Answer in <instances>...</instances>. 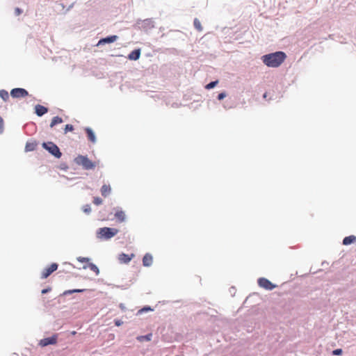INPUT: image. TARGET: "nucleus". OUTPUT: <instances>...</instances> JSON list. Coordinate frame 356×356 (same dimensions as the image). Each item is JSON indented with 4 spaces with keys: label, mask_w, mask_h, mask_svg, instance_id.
Here are the masks:
<instances>
[{
    "label": "nucleus",
    "mask_w": 356,
    "mask_h": 356,
    "mask_svg": "<svg viewBox=\"0 0 356 356\" xmlns=\"http://www.w3.org/2000/svg\"><path fill=\"white\" fill-rule=\"evenodd\" d=\"M286 55L283 51H276L262 56L263 63L270 67H279L286 59Z\"/></svg>",
    "instance_id": "nucleus-1"
},
{
    "label": "nucleus",
    "mask_w": 356,
    "mask_h": 356,
    "mask_svg": "<svg viewBox=\"0 0 356 356\" xmlns=\"http://www.w3.org/2000/svg\"><path fill=\"white\" fill-rule=\"evenodd\" d=\"M118 229L111 227H102L97 231V237L99 239H110L118 233Z\"/></svg>",
    "instance_id": "nucleus-2"
},
{
    "label": "nucleus",
    "mask_w": 356,
    "mask_h": 356,
    "mask_svg": "<svg viewBox=\"0 0 356 356\" xmlns=\"http://www.w3.org/2000/svg\"><path fill=\"white\" fill-rule=\"evenodd\" d=\"M74 162L78 165H81L85 170H92L94 169L97 163L96 162H93L90 160L87 156L78 155L74 159Z\"/></svg>",
    "instance_id": "nucleus-3"
},
{
    "label": "nucleus",
    "mask_w": 356,
    "mask_h": 356,
    "mask_svg": "<svg viewBox=\"0 0 356 356\" xmlns=\"http://www.w3.org/2000/svg\"><path fill=\"white\" fill-rule=\"evenodd\" d=\"M42 147L55 157L59 159L62 154L58 146L52 142L43 143Z\"/></svg>",
    "instance_id": "nucleus-4"
},
{
    "label": "nucleus",
    "mask_w": 356,
    "mask_h": 356,
    "mask_svg": "<svg viewBox=\"0 0 356 356\" xmlns=\"http://www.w3.org/2000/svg\"><path fill=\"white\" fill-rule=\"evenodd\" d=\"M29 92L26 90L21 88H14L10 91V95L13 98H22L28 96Z\"/></svg>",
    "instance_id": "nucleus-5"
},
{
    "label": "nucleus",
    "mask_w": 356,
    "mask_h": 356,
    "mask_svg": "<svg viewBox=\"0 0 356 356\" xmlns=\"http://www.w3.org/2000/svg\"><path fill=\"white\" fill-rule=\"evenodd\" d=\"M58 266L57 264L53 263L49 266L45 268L41 273V278L42 279L47 278L53 272H54L57 270Z\"/></svg>",
    "instance_id": "nucleus-6"
},
{
    "label": "nucleus",
    "mask_w": 356,
    "mask_h": 356,
    "mask_svg": "<svg viewBox=\"0 0 356 356\" xmlns=\"http://www.w3.org/2000/svg\"><path fill=\"white\" fill-rule=\"evenodd\" d=\"M258 284L260 287L266 290H272L275 288V285L271 283L268 279L261 277L258 280Z\"/></svg>",
    "instance_id": "nucleus-7"
},
{
    "label": "nucleus",
    "mask_w": 356,
    "mask_h": 356,
    "mask_svg": "<svg viewBox=\"0 0 356 356\" xmlns=\"http://www.w3.org/2000/svg\"><path fill=\"white\" fill-rule=\"evenodd\" d=\"M57 342V335H53L51 337L44 338L43 339H41L39 342V345L44 347L48 345H54L56 344Z\"/></svg>",
    "instance_id": "nucleus-8"
},
{
    "label": "nucleus",
    "mask_w": 356,
    "mask_h": 356,
    "mask_svg": "<svg viewBox=\"0 0 356 356\" xmlns=\"http://www.w3.org/2000/svg\"><path fill=\"white\" fill-rule=\"evenodd\" d=\"M117 39H118L117 35H111V36L102 38L98 42L97 46L101 45V44H104L106 43L114 42L115 41H116Z\"/></svg>",
    "instance_id": "nucleus-9"
},
{
    "label": "nucleus",
    "mask_w": 356,
    "mask_h": 356,
    "mask_svg": "<svg viewBox=\"0 0 356 356\" xmlns=\"http://www.w3.org/2000/svg\"><path fill=\"white\" fill-rule=\"evenodd\" d=\"M134 256V255L133 254L129 255L124 253H122L119 255L118 259L121 263L127 264L131 260Z\"/></svg>",
    "instance_id": "nucleus-10"
},
{
    "label": "nucleus",
    "mask_w": 356,
    "mask_h": 356,
    "mask_svg": "<svg viewBox=\"0 0 356 356\" xmlns=\"http://www.w3.org/2000/svg\"><path fill=\"white\" fill-rule=\"evenodd\" d=\"M35 113L38 115V116H42L44 114H45L46 113H47L48 111V109L47 108H46L45 106H42L40 104H38L35 106Z\"/></svg>",
    "instance_id": "nucleus-11"
},
{
    "label": "nucleus",
    "mask_w": 356,
    "mask_h": 356,
    "mask_svg": "<svg viewBox=\"0 0 356 356\" xmlns=\"http://www.w3.org/2000/svg\"><path fill=\"white\" fill-rule=\"evenodd\" d=\"M152 262H153L152 256L149 253L145 254L143 258V266H150L152 264Z\"/></svg>",
    "instance_id": "nucleus-12"
},
{
    "label": "nucleus",
    "mask_w": 356,
    "mask_h": 356,
    "mask_svg": "<svg viewBox=\"0 0 356 356\" xmlns=\"http://www.w3.org/2000/svg\"><path fill=\"white\" fill-rule=\"evenodd\" d=\"M140 49H135L132 51L128 56V58L131 60H136L140 58Z\"/></svg>",
    "instance_id": "nucleus-13"
},
{
    "label": "nucleus",
    "mask_w": 356,
    "mask_h": 356,
    "mask_svg": "<svg viewBox=\"0 0 356 356\" xmlns=\"http://www.w3.org/2000/svg\"><path fill=\"white\" fill-rule=\"evenodd\" d=\"M111 192V188L110 185L104 184L101 188V194L104 197L109 195Z\"/></svg>",
    "instance_id": "nucleus-14"
},
{
    "label": "nucleus",
    "mask_w": 356,
    "mask_h": 356,
    "mask_svg": "<svg viewBox=\"0 0 356 356\" xmlns=\"http://www.w3.org/2000/svg\"><path fill=\"white\" fill-rule=\"evenodd\" d=\"M85 131L87 134L88 140H90L92 143H95L96 138H95V135L94 132L92 131V130L90 128L87 127L85 129Z\"/></svg>",
    "instance_id": "nucleus-15"
},
{
    "label": "nucleus",
    "mask_w": 356,
    "mask_h": 356,
    "mask_svg": "<svg viewBox=\"0 0 356 356\" xmlns=\"http://www.w3.org/2000/svg\"><path fill=\"white\" fill-rule=\"evenodd\" d=\"M37 145L38 144L35 141L28 142L26 144L25 150L26 152L33 151L36 149Z\"/></svg>",
    "instance_id": "nucleus-16"
},
{
    "label": "nucleus",
    "mask_w": 356,
    "mask_h": 356,
    "mask_svg": "<svg viewBox=\"0 0 356 356\" xmlns=\"http://www.w3.org/2000/svg\"><path fill=\"white\" fill-rule=\"evenodd\" d=\"M355 241H356V237L353 235L346 236L343 240V244L344 245H350V244L354 243Z\"/></svg>",
    "instance_id": "nucleus-17"
},
{
    "label": "nucleus",
    "mask_w": 356,
    "mask_h": 356,
    "mask_svg": "<svg viewBox=\"0 0 356 356\" xmlns=\"http://www.w3.org/2000/svg\"><path fill=\"white\" fill-rule=\"evenodd\" d=\"M62 122H63V119L60 117H58V116L54 117L53 119L51 120V122L50 124V127L52 128L55 125H56L58 124H60Z\"/></svg>",
    "instance_id": "nucleus-18"
},
{
    "label": "nucleus",
    "mask_w": 356,
    "mask_h": 356,
    "mask_svg": "<svg viewBox=\"0 0 356 356\" xmlns=\"http://www.w3.org/2000/svg\"><path fill=\"white\" fill-rule=\"evenodd\" d=\"M115 216L120 222H123L125 220V213L123 211H116Z\"/></svg>",
    "instance_id": "nucleus-19"
},
{
    "label": "nucleus",
    "mask_w": 356,
    "mask_h": 356,
    "mask_svg": "<svg viewBox=\"0 0 356 356\" xmlns=\"http://www.w3.org/2000/svg\"><path fill=\"white\" fill-rule=\"evenodd\" d=\"M152 336V334H148L147 335L138 336L136 339L140 342H143L144 341H151Z\"/></svg>",
    "instance_id": "nucleus-20"
},
{
    "label": "nucleus",
    "mask_w": 356,
    "mask_h": 356,
    "mask_svg": "<svg viewBox=\"0 0 356 356\" xmlns=\"http://www.w3.org/2000/svg\"><path fill=\"white\" fill-rule=\"evenodd\" d=\"M0 97L5 102L9 99V94L8 91L5 90H0Z\"/></svg>",
    "instance_id": "nucleus-21"
},
{
    "label": "nucleus",
    "mask_w": 356,
    "mask_h": 356,
    "mask_svg": "<svg viewBox=\"0 0 356 356\" xmlns=\"http://www.w3.org/2000/svg\"><path fill=\"white\" fill-rule=\"evenodd\" d=\"M193 24H194V26L195 28L198 31H202V24H201V22H200V20L197 18H195L194 19V22H193Z\"/></svg>",
    "instance_id": "nucleus-22"
},
{
    "label": "nucleus",
    "mask_w": 356,
    "mask_h": 356,
    "mask_svg": "<svg viewBox=\"0 0 356 356\" xmlns=\"http://www.w3.org/2000/svg\"><path fill=\"white\" fill-rule=\"evenodd\" d=\"M88 268L92 270V271L95 272V274H96L97 275H99V270L98 267H97L95 264H92V263H90V264H88Z\"/></svg>",
    "instance_id": "nucleus-23"
},
{
    "label": "nucleus",
    "mask_w": 356,
    "mask_h": 356,
    "mask_svg": "<svg viewBox=\"0 0 356 356\" xmlns=\"http://www.w3.org/2000/svg\"><path fill=\"white\" fill-rule=\"evenodd\" d=\"M85 289H72V290H67L64 291L63 295L72 294L74 293H81L83 292Z\"/></svg>",
    "instance_id": "nucleus-24"
},
{
    "label": "nucleus",
    "mask_w": 356,
    "mask_h": 356,
    "mask_svg": "<svg viewBox=\"0 0 356 356\" xmlns=\"http://www.w3.org/2000/svg\"><path fill=\"white\" fill-rule=\"evenodd\" d=\"M74 127L72 124H66L64 129V134H67L68 131H72Z\"/></svg>",
    "instance_id": "nucleus-25"
},
{
    "label": "nucleus",
    "mask_w": 356,
    "mask_h": 356,
    "mask_svg": "<svg viewBox=\"0 0 356 356\" xmlns=\"http://www.w3.org/2000/svg\"><path fill=\"white\" fill-rule=\"evenodd\" d=\"M93 203L96 205H100L102 204V200L99 197H95L93 199Z\"/></svg>",
    "instance_id": "nucleus-26"
},
{
    "label": "nucleus",
    "mask_w": 356,
    "mask_h": 356,
    "mask_svg": "<svg viewBox=\"0 0 356 356\" xmlns=\"http://www.w3.org/2000/svg\"><path fill=\"white\" fill-rule=\"evenodd\" d=\"M217 83H218L217 81H212V82L209 83V84H207L205 88L207 89H211V88H214Z\"/></svg>",
    "instance_id": "nucleus-27"
},
{
    "label": "nucleus",
    "mask_w": 356,
    "mask_h": 356,
    "mask_svg": "<svg viewBox=\"0 0 356 356\" xmlns=\"http://www.w3.org/2000/svg\"><path fill=\"white\" fill-rule=\"evenodd\" d=\"M83 210L85 213H89L91 211V209H90V205L87 204V205H85L83 208Z\"/></svg>",
    "instance_id": "nucleus-28"
},
{
    "label": "nucleus",
    "mask_w": 356,
    "mask_h": 356,
    "mask_svg": "<svg viewBox=\"0 0 356 356\" xmlns=\"http://www.w3.org/2000/svg\"><path fill=\"white\" fill-rule=\"evenodd\" d=\"M342 353H343V351L341 348H338V349L333 350V355H340L342 354Z\"/></svg>",
    "instance_id": "nucleus-29"
},
{
    "label": "nucleus",
    "mask_w": 356,
    "mask_h": 356,
    "mask_svg": "<svg viewBox=\"0 0 356 356\" xmlns=\"http://www.w3.org/2000/svg\"><path fill=\"white\" fill-rule=\"evenodd\" d=\"M78 260L80 262H88L90 261V259L88 258H86V257H79Z\"/></svg>",
    "instance_id": "nucleus-30"
},
{
    "label": "nucleus",
    "mask_w": 356,
    "mask_h": 356,
    "mask_svg": "<svg viewBox=\"0 0 356 356\" xmlns=\"http://www.w3.org/2000/svg\"><path fill=\"white\" fill-rule=\"evenodd\" d=\"M226 97V94L225 92H221L218 95V99L219 100L223 99Z\"/></svg>",
    "instance_id": "nucleus-31"
},
{
    "label": "nucleus",
    "mask_w": 356,
    "mask_h": 356,
    "mask_svg": "<svg viewBox=\"0 0 356 356\" xmlns=\"http://www.w3.org/2000/svg\"><path fill=\"white\" fill-rule=\"evenodd\" d=\"M3 119L1 118V117H0V133H1L3 131Z\"/></svg>",
    "instance_id": "nucleus-32"
},
{
    "label": "nucleus",
    "mask_w": 356,
    "mask_h": 356,
    "mask_svg": "<svg viewBox=\"0 0 356 356\" xmlns=\"http://www.w3.org/2000/svg\"><path fill=\"white\" fill-rule=\"evenodd\" d=\"M122 323H123V322L121 320H119V319L115 320V325L116 326H120L121 325H122Z\"/></svg>",
    "instance_id": "nucleus-33"
},
{
    "label": "nucleus",
    "mask_w": 356,
    "mask_h": 356,
    "mask_svg": "<svg viewBox=\"0 0 356 356\" xmlns=\"http://www.w3.org/2000/svg\"><path fill=\"white\" fill-rule=\"evenodd\" d=\"M22 10L19 8H16L15 10V13L17 15H19L22 13Z\"/></svg>",
    "instance_id": "nucleus-34"
},
{
    "label": "nucleus",
    "mask_w": 356,
    "mask_h": 356,
    "mask_svg": "<svg viewBox=\"0 0 356 356\" xmlns=\"http://www.w3.org/2000/svg\"><path fill=\"white\" fill-rule=\"evenodd\" d=\"M51 291V288H47L42 290V293L44 294Z\"/></svg>",
    "instance_id": "nucleus-35"
},
{
    "label": "nucleus",
    "mask_w": 356,
    "mask_h": 356,
    "mask_svg": "<svg viewBox=\"0 0 356 356\" xmlns=\"http://www.w3.org/2000/svg\"><path fill=\"white\" fill-rule=\"evenodd\" d=\"M150 309H150V307H144V308H143L142 309H140V310L139 311V312H143V311H148V310H150Z\"/></svg>",
    "instance_id": "nucleus-36"
},
{
    "label": "nucleus",
    "mask_w": 356,
    "mask_h": 356,
    "mask_svg": "<svg viewBox=\"0 0 356 356\" xmlns=\"http://www.w3.org/2000/svg\"><path fill=\"white\" fill-rule=\"evenodd\" d=\"M120 308H121V309H122V310H124V309H125V307L124 306V305H123V304H120Z\"/></svg>",
    "instance_id": "nucleus-37"
},
{
    "label": "nucleus",
    "mask_w": 356,
    "mask_h": 356,
    "mask_svg": "<svg viewBox=\"0 0 356 356\" xmlns=\"http://www.w3.org/2000/svg\"><path fill=\"white\" fill-rule=\"evenodd\" d=\"M263 97H264V98H266V97H267V93H266V92H265V93L264 94V96H263Z\"/></svg>",
    "instance_id": "nucleus-38"
},
{
    "label": "nucleus",
    "mask_w": 356,
    "mask_h": 356,
    "mask_svg": "<svg viewBox=\"0 0 356 356\" xmlns=\"http://www.w3.org/2000/svg\"><path fill=\"white\" fill-rule=\"evenodd\" d=\"M75 333H76L75 331L72 332V334H75Z\"/></svg>",
    "instance_id": "nucleus-39"
}]
</instances>
